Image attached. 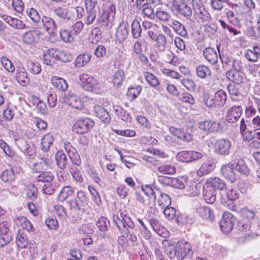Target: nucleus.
Listing matches in <instances>:
<instances>
[{"label":"nucleus","instance_id":"9","mask_svg":"<svg viewBox=\"0 0 260 260\" xmlns=\"http://www.w3.org/2000/svg\"><path fill=\"white\" fill-rule=\"evenodd\" d=\"M198 127L201 130L209 133L217 132L221 129L219 122L210 120H206L199 122Z\"/></svg>","mask_w":260,"mask_h":260},{"label":"nucleus","instance_id":"54","mask_svg":"<svg viewBox=\"0 0 260 260\" xmlns=\"http://www.w3.org/2000/svg\"><path fill=\"white\" fill-rule=\"evenodd\" d=\"M38 181L50 183L54 179V175L50 172H43L36 178Z\"/></svg>","mask_w":260,"mask_h":260},{"label":"nucleus","instance_id":"7","mask_svg":"<svg viewBox=\"0 0 260 260\" xmlns=\"http://www.w3.org/2000/svg\"><path fill=\"white\" fill-rule=\"evenodd\" d=\"M94 125V121L90 118L80 119L73 125V131L78 134H83L88 132Z\"/></svg>","mask_w":260,"mask_h":260},{"label":"nucleus","instance_id":"58","mask_svg":"<svg viewBox=\"0 0 260 260\" xmlns=\"http://www.w3.org/2000/svg\"><path fill=\"white\" fill-rule=\"evenodd\" d=\"M178 99L184 103L190 105L194 104V99L191 94L188 92H183L179 95Z\"/></svg>","mask_w":260,"mask_h":260},{"label":"nucleus","instance_id":"25","mask_svg":"<svg viewBox=\"0 0 260 260\" xmlns=\"http://www.w3.org/2000/svg\"><path fill=\"white\" fill-rule=\"evenodd\" d=\"M15 224L22 229H25L28 232L33 231V226L31 223L24 216H17L14 219Z\"/></svg>","mask_w":260,"mask_h":260},{"label":"nucleus","instance_id":"56","mask_svg":"<svg viewBox=\"0 0 260 260\" xmlns=\"http://www.w3.org/2000/svg\"><path fill=\"white\" fill-rule=\"evenodd\" d=\"M27 69L28 71L34 75L39 74L41 71V66L37 62L28 61Z\"/></svg>","mask_w":260,"mask_h":260},{"label":"nucleus","instance_id":"47","mask_svg":"<svg viewBox=\"0 0 260 260\" xmlns=\"http://www.w3.org/2000/svg\"><path fill=\"white\" fill-rule=\"evenodd\" d=\"M2 181L5 182H10L15 180V174L14 170L12 169L6 170L1 176Z\"/></svg>","mask_w":260,"mask_h":260},{"label":"nucleus","instance_id":"24","mask_svg":"<svg viewBox=\"0 0 260 260\" xmlns=\"http://www.w3.org/2000/svg\"><path fill=\"white\" fill-rule=\"evenodd\" d=\"M54 137L50 133H47L43 136L41 141V148L44 152H48L53 145Z\"/></svg>","mask_w":260,"mask_h":260},{"label":"nucleus","instance_id":"14","mask_svg":"<svg viewBox=\"0 0 260 260\" xmlns=\"http://www.w3.org/2000/svg\"><path fill=\"white\" fill-rule=\"evenodd\" d=\"M39 28L43 26L46 31L50 34H54L57 29V25L54 20L52 18L44 16L42 17L41 22L39 23Z\"/></svg>","mask_w":260,"mask_h":260},{"label":"nucleus","instance_id":"55","mask_svg":"<svg viewBox=\"0 0 260 260\" xmlns=\"http://www.w3.org/2000/svg\"><path fill=\"white\" fill-rule=\"evenodd\" d=\"M155 16L159 21L162 22L169 21L171 18V14L168 11L162 9L157 10Z\"/></svg>","mask_w":260,"mask_h":260},{"label":"nucleus","instance_id":"13","mask_svg":"<svg viewBox=\"0 0 260 260\" xmlns=\"http://www.w3.org/2000/svg\"><path fill=\"white\" fill-rule=\"evenodd\" d=\"M242 108L240 106H234L230 108L226 113L225 119L229 123L236 122L241 117Z\"/></svg>","mask_w":260,"mask_h":260},{"label":"nucleus","instance_id":"40","mask_svg":"<svg viewBox=\"0 0 260 260\" xmlns=\"http://www.w3.org/2000/svg\"><path fill=\"white\" fill-rule=\"evenodd\" d=\"M59 34L61 40L65 43H72L74 41V35L66 28L61 29Z\"/></svg>","mask_w":260,"mask_h":260},{"label":"nucleus","instance_id":"5","mask_svg":"<svg viewBox=\"0 0 260 260\" xmlns=\"http://www.w3.org/2000/svg\"><path fill=\"white\" fill-rule=\"evenodd\" d=\"M191 4L196 18L202 22L208 21L210 19V15L205 9L202 0H192Z\"/></svg>","mask_w":260,"mask_h":260},{"label":"nucleus","instance_id":"35","mask_svg":"<svg viewBox=\"0 0 260 260\" xmlns=\"http://www.w3.org/2000/svg\"><path fill=\"white\" fill-rule=\"evenodd\" d=\"M197 213L202 218L212 220L214 218L211 210L208 207L201 206L197 209Z\"/></svg>","mask_w":260,"mask_h":260},{"label":"nucleus","instance_id":"18","mask_svg":"<svg viewBox=\"0 0 260 260\" xmlns=\"http://www.w3.org/2000/svg\"><path fill=\"white\" fill-rule=\"evenodd\" d=\"M234 164L231 162L222 166L221 168L222 175L231 182H235L236 179V174L234 171Z\"/></svg>","mask_w":260,"mask_h":260},{"label":"nucleus","instance_id":"28","mask_svg":"<svg viewBox=\"0 0 260 260\" xmlns=\"http://www.w3.org/2000/svg\"><path fill=\"white\" fill-rule=\"evenodd\" d=\"M227 78L237 84L243 82V74L237 71H229L226 73Z\"/></svg>","mask_w":260,"mask_h":260},{"label":"nucleus","instance_id":"21","mask_svg":"<svg viewBox=\"0 0 260 260\" xmlns=\"http://www.w3.org/2000/svg\"><path fill=\"white\" fill-rule=\"evenodd\" d=\"M40 35V31L38 30L28 31L23 35V42L28 44L35 43L38 41Z\"/></svg>","mask_w":260,"mask_h":260},{"label":"nucleus","instance_id":"17","mask_svg":"<svg viewBox=\"0 0 260 260\" xmlns=\"http://www.w3.org/2000/svg\"><path fill=\"white\" fill-rule=\"evenodd\" d=\"M216 190L210 187L207 184H205L203 189V193L205 201L208 204H213L216 199Z\"/></svg>","mask_w":260,"mask_h":260},{"label":"nucleus","instance_id":"31","mask_svg":"<svg viewBox=\"0 0 260 260\" xmlns=\"http://www.w3.org/2000/svg\"><path fill=\"white\" fill-rule=\"evenodd\" d=\"M94 110L97 116L104 122L109 123L110 121L111 118L109 114L104 108L99 105H96L94 107Z\"/></svg>","mask_w":260,"mask_h":260},{"label":"nucleus","instance_id":"29","mask_svg":"<svg viewBox=\"0 0 260 260\" xmlns=\"http://www.w3.org/2000/svg\"><path fill=\"white\" fill-rule=\"evenodd\" d=\"M232 163L235 165V169L239 173L245 175L249 174V169L243 159H236L232 162Z\"/></svg>","mask_w":260,"mask_h":260},{"label":"nucleus","instance_id":"12","mask_svg":"<svg viewBox=\"0 0 260 260\" xmlns=\"http://www.w3.org/2000/svg\"><path fill=\"white\" fill-rule=\"evenodd\" d=\"M63 102L75 109L81 110L84 107L81 100L72 92L66 94L63 98Z\"/></svg>","mask_w":260,"mask_h":260},{"label":"nucleus","instance_id":"45","mask_svg":"<svg viewBox=\"0 0 260 260\" xmlns=\"http://www.w3.org/2000/svg\"><path fill=\"white\" fill-rule=\"evenodd\" d=\"M91 55L89 54H83L79 55L76 58L75 64L77 67H83L90 60Z\"/></svg>","mask_w":260,"mask_h":260},{"label":"nucleus","instance_id":"42","mask_svg":"<svg viewBox=\"0 0 260 260\" xmlns=\"http://www.w3.org/2000/svg\"><path fill=\"white\" fill-rule=\"evenodd\" d=\"M125 79L124 72L122 70H117L113 76L112 82L114 86H120Z\"/></svg>","mask_w":260,"mask_h":260},{"label":"nucleus","instance_id":"6","mask_svg":"<svg viewBox=\"0 0 260 260\" xmlns=\"http://www.w3.org/2000/svg\"><path fill=\"white\" fill-rule=\"evenodd\" d=\"M66 54L64 51H60L54 48L44 50L43 57L44 62L47 65L52 66L57 60H68V58L62 57V54Z\"/></svg>","mask_w":260,"mask_h":260},{"label":"nucleus","instance_id":"23","mask_svg":"<svg viewBox=\"0 0 260 260\" xmlns=\"http://www.w3.org/2000/svg\"><path fill=\"white\" fill-rule=\"evenodd\" d=\"M206 184L216 190V189L223 190L226 188V183L223 180L218 177L208 178Z\"/></svg>","mask_w":260,"mask_h":260},{"label":"nucleus","instance_id":"34","mask_svg":"<svg viewBox=\"0 0 260 260\" xmlns=\"http://www.w3.org/2000/svg\"><path fill=\"white\" fill-rule=\"evenodd\" d=\"M178 35L182 37H185L187 36V32L184 26L179 21L174 20L172 24L170 25Z\"/></svg>","mask_w":260,"mask_h":260},{"label":"nucleus","instance_id":"48","mask_svg":"<svg viewBox=\"0 0 260 260\" xmlns=\"http://www.w3.org/2000/svg\"><path fill=\"white\" fill-rule=\"evenodd\" d=\"M142 33V28L140 22L136 20H133L132 23V34L133 38L137 39L139 38Z\"/></svg>","mask_w":260,"mask_h":260},{"label":"nucleus","instance_id":"39","mask_svg":"<svg viewBox=\"0 0 260 260\" xmlns=\"http://www.w3.org/2000/svg\"><path fill=\"white\" fill-rule=\"evenodd\" d=\"M149 222L153 230L158 235L162 236L163 232L166 229L161 225L159 221L155 218H151Z\"/></svg>","mask_w":260,"mask_h":260},{"label":"nucleus","instance_id":"11","mask_svg":"<svg viewBox=\"0 0 260 260\" xmlns=\"http://www.w3.org/2000/svg\"><path fill=\"white\" fill-rule=\"evenodd\" d=\"M234 219L233 215L229 212H224L222 215V219L220 221L221 230L225 234L230 232L234 226Z\"/></svg>","mask_w":260,"mask_h":260},{"label":"nucleus","instance_id":"46","mask_svg":"<svg viewBox=\"0 0 260 260\" xmlns=\"http://www.w3.org/2000/svg\"><path fill=\"white\" fill-rule=\"evenodd\" d=\"M196 74L201 78H205L211 75V72L210 69L206 66L200 65L196 68Z\"/></svg>","mask_w":260,"mask_h":260},{"label":"nucleus","instance_id":"20","mask_svg":"<svg viewBox=\"0 0 260 260\" xmlns=\"http://www.w3.org/2000/svg\"><path fill=\"white\" fill-rule=\"evenodd\" d=\"M16 78L17 81L23 86L27 85L30 81L25 69L22 67L18 66L17 67Z\"/></svg>","mask_w":260,"mask_h":260},{"label":"nucleus","instance_id":"49","mask_svg":"<svg viewBox=\"0 0 260 260\" xmlns=\"http://www.w3.org/2000/svg\"><path fill=\"white\" fill-rule=\"evenodd\" d=\"M159 196L157 202L159 206L162 207L169 206L171 203L170 196L166 193H161L158 191Z\"/></svg>","mask_w":260,"mask_h":260},{"label":"nucleus","instance_id":"2","mask_svg":"<svg viewBox=\"0 0 260 260\" xmlns=\"http://www.w3.org/2000/svg\"><path fill=\"white\" fill-rule=\"evenodd\" d=\"M81 87L86 91L101 94L106 91L103 83L99 82L91 75L82 73L79 76Z\"/></svg>","mask_w":260,"mask_h":260},{"label":"nucleus","instance_id":"41","mask_svg":"<svg viewBox=\"0 0 260 260\" xmlns=\"http://www.w3.org/2000/svg\"><path fill=\"white\" fill-rule=\"evenodd\" d=\"M155 41L157 50L160 52L164 51L167 44L166 37L162 34H159L157 36Z\"/></svg>","mask_w":260,"mask_h":260},{"label":"nucleus","instance_id":"10","mask_svg":"<svg viewBox=\"0 0 260 260\" xmlns=\"http://www.w3.org/2000/svg\"><path fill=\"white\" fill-rule=\"evenodd\" d=\"M231 146V143L228 140L224 139L218 140L216 141L214 145L215 152L220 155H228Z\"/></svg>","mask_w":260,"mask_h":260},{"label":"nucleus","instance_id":"3","mask_svg":"<svg viewBox=\"0 0 260 260\" xmlns=\"http://www.w3.org/2000/svg\"><path fill=\"white\" fill-rule=\"evenodd\" d=\"M84 11L83 8L79 6L76 8H64L58 7L54 10V14L64 21H69L74 19L76 13H77V17L80 18L83 16Z\"/></svg>","mask_w":260,"mask_h":260},{"label":"nucleus","instance_id":"52","mask_svg":"<svg viewBox=\"0 0 260 260\" xmlns=\"http://www.w3.org/2000/svg\"><path fill=\"white\" fill-rule=\"evenodd\" d=\"M116 114L122 120L126 122L131 121L132 117L131 115L125 110L121 107H117L115 109Z\"/></svg>","mask_w":260,"mask_h":260},{"label":"nucleus","instance_id":"63","mask_svg":"<svg viewBox=\"0 0 260 260\" xmlns=\"http://www.w3.org/2000/svg\"><path fill=\"white\" fill-rule=\"evenodd\" d=\"M55 212L58 217L64 220L67 216V214L65 211L64 207L60 205H56L54 207Z\"/></svg>","mask_w":260,"mask_h":260},{"label":"nucleus","instance_id":"27","mask_svg":"<svg viewBox=\"0 0 260 260\" xmlns=\"http://www.w3.org/2000/svg\"><path fill=\"white\" fill-rule=\"evenodd\" d=\"M2 18L13 27L17 29H24L25 28V24L21 20L6 15H3Z\"/></svg>","mask_w":260,"mask_h":260},{"label":"nucleus","instance_id":"19","mask_svg":"<svg viewBox=\"0 0 260 260\" xmlns=\"http://www.w3.org/2000/svg\"><path fill=\"white\" fill-rule=\"evenodd\" d=\"M204 58L211 64H215L218 62V57L215 49L212 47L205 48L203 53Z\"/></svg>","mask_w":260,"mask_h":260},{"label":"nucleus","instance_id":"64","mask_svg":"<svg viewBox=\"0 0 260 260\" xmlns=\"http://www.w3.org/2000/svg\"><path fill=\"white\" fill-rule=\"evenodd\" d=\"M244 54L247 60L252 62H256L258 59L253 49H246L244 51Z\"/></svg>","mask_w":260,"mask_h":260},{"label":"nucleus","instance_id":"51","mask_svg":"<svg viewBox=\"0 0 260 260\" xmlns=\"http://www.w3.org/2000/svg\"><path fill=\"white\" fill-rule=\"evenodd\" d=\"M158 171L164 174L172 175L175 173L176 168L173 165L164 164L158 168Z\"/></svg>","mask_w":260,"mask_h":260},{"label":"nucleus","instance_id":"44","mask_svg":"<svg viewBox=\"0 0 260 260\" xmlns=\"http://www.w3.org/2000/svg\"><path fill=\"white\" fill-rule=\"evenodd\" d=\"M26 197L32 200H35L38 195V189L32 184H29L25 188Z\"/></svg>","mask_w":260,"mask_h":260},{"label":"nucleus","instance_id":"8","mask_svg":"<svg viewBox=\"0 0 260 260\" xmlns=\"http://www.w3.org/2000/svg\"><path fill=\"white\" fill-rule=\"evenodd\" d=\"M77 199H72L68 202V203L71 209L83 211L84 207L87 205V197L85 192L82 191H79L77 192Z\"/></svg>","mask_w":260,"mask_h":260},{"label":"nucleus","instance_id":"57","mask_svg":"<svg viewBox=\"0 0 260 260\" xmlns=\"http://www.w3.org/2000/svg\"><path fill=\"white\" fill-rule=\"evenodd\" d=\"M11 224L7 221H4L0 222V234L5 235L12 236L10 231Z\"/></svg>","mask_w":260,"mask_h":260},{"label":"nucleus","instance_id":"43","mask_svg":"<svg viewBox=\"0 0 260 260\" xmlns=\"http://www.w3.org/2000/svg\"><path fill=\"white\" fill-rule=\"evenodd\" d=\"M75 192V188L69 186H64L60 191L59 197L62 201L73 196Z\"/></svg>","mask_w":260,"mask_h":260},{"label":"nucleus","instance_id":"32","mask_svg":"<svg viewBox=\"0 0 260 260\" xmlns=\"http://www.w3.org/2000/svg\"><path fill=\"white\" fill-rule=\"evenodd\" d=\"M17 146L25 155L29 156H32L35 153V150L33 147H30L28 144L24 140H18Z\"/></svg>","mask_w":260,"mask_h":260},{"label":"nucleus","instance_id":"15","mask_svg":"<svg viewBox=\"0 0 260 260\" xmlns=\"http://www.w3.org/2000/svg\"><path fill=\"white\" fill-rule=\"evenodd\" d=\"M129 24L126 21H122L117 27L115 36L118 42L122 43L128 37Z\"/></svg>","mask_w":260,"mask_h":260},{"label":"nucleus","instance_id":"59","mask_svg":"<svg viewBox=\"0 0 260 260\" xmlns=\"http://www.w3.org/2000/svg\"><path fill=\"white\" fill-rule=\"evenodd\" d=\"M96 225L100 231H105L109 225V221L106 217H101L96 222Z\"/></svg>","mask_w":260,"mask_h":260},{"label":"nucleus","instance_id":"50","mask_svg":"<svg viewBox=\"0 0 260 260\" xmlns=\"http://www.w3.org/2000/svg\"><path fill=\"white\" fill-rule=\"evenodd\" d=\"M144 76L148 83L151 86L156 87L159 85L158 79L153 74L145 72L144 73Z\"/></svg>","mask_w":260,"mask_h":260},{"label":"nucleus","instance_id":"33","mask_svg":"<svg viewBox=\"0 0 260 260\" xmlns=\"http://www.w3.org/2000/svg\"><path fill=\"white\" fill-rule=\"evenodd\" d=\"M55 160L57 165L60 169H64L66 168L68 160L66 154L62 151H58L56 152Z\"/></svg>","mask_w":260,"mask_h":260},{"label":"nucleus","instance_id":"60","mask_svg":"<svg viewBox=\"0 0 260 260\" xmlns=\"http://www.w3.org/2000/svg\"><path fill=\"white\" fill-rule=\"evenodd\" d=\"M242 214L243 217V220H245V221L250 223L251 220L254 218L255 215V213L254 211L246 208L242 209Z\"/></svg>","mask_w":260,"mask_h":260},{"label":"nucleus","instance_id":"30","mask_svg":"<svg viewBox=\"0 0 260 260\" xmlns=\"http://www.w3.org/2000/svg\"><path fill=\"white\" fill-rule=\"evenodd\" d=\"M202 188V186L200 183L190 182L186 187L187 193L189 196H197L200 194Z\"/></svg>","mask_w":260,"mask_h":260},{"label":"nucleus","instance_id":"1","mask_svg":"<svg viewBox=\"0 0 260 260\" xmlns=\"http://www.w3.org/2000/svg\"><path fill=\"white\" fill-rule=\"evenodd\" d=\"M162 245L165 252L171 258L176 256L178 260H182L187 254H192L190 243L185 240L175 243L172 241L165 240L162 242Z\"/></svg>","mask_w":260,"mask_h":260},{"label":"nucleus","instance_id":"53","mask_svg":"<svg viewBox=\"0 0 260 260\" xmlns=\"http://www.w3.org/2000/svg\"><path fill=\"white\" fill-rule=\"evenodd\" d=\"M226 15L229 21L235 26H239L241 24V21L238 16H237L233 11L228 10Z\"/></svg>","mask_w":260,"mask_h":260},{"label":"nucleus","instance_id":"36","mask_svg":"<svg viewBox=\"0 0 260 260\" xmlns=\"http://www.w3.org/2000/svg\"><path fill=\"white\" fill-rule=\"evenodd\" d=\"M16 244L20 248H25L28 244V239L26 234L19 231L16 237Z\"/></svg>","mask_w":260,"mask_h":260},{"label":"nucleus","instance_id":"37","mask_svg":"<svg viewBox=\"0 0 260 260\" xmlns=\"http://www.w3.org/2000/svg\"><path fill=\"white\" fill-rule=\"evenodd\" d=\"M26 15L32 21L38 25L41 22V17L38 12L33 8H28L26 10Z\"/></svg>","mask_w":260,"mask_h":260},{"label":"nucleus","instance_id":"62","mask_svg":"<svg viewBox=\"0 0 260 260\" xmlns=\"http://www.w3.org/2000/svg\"><path fill=\"white\" fill-rule=\"evenodd\" d=\"M143 192L150 199L155 201L156 198V193L150 185H146L142 188Z\"/></svg>","mask_w":260,"mask_h":260},{"label":"nucleus","instance_id":"61","mask_svg":"<svg viewBox=\"0 0 260 260\" xmlns=\"http://www.w3.org/2000/svg\"><path fill=\"white\" fill-rule=\"evenodd\" d=\"M3 67L8 72L13 73L15 71V67L10 60L5 57H3L1 59Z\"/></svg>","mask_w":260,"mask_h":260},{"label":"nucleus","instance_id":"22","mask_svg":"<svg viewBox=\"0 0 260 260\" xmlns=\"http://www.w3.org/2000/svg\"><path fill=\"white\" fill-rule=\"evenodd\" d=\"M214 168L215 165L213 161L211 160L205 161L198 170L197 174L199 177H202L212 172Z\"/></svg>","mask_w":260,"mask_h":260},{"label":"nucleus","instance_id":"26","mask_svg":"<svg viewBox=\"0 0 260 260\" xmlns=\"http://www.w3.org/2000/svg\"><path fill=\"white\" fill-rule=\"evenodd\" d=\"M52 85L56 89L64 91L68 87L66 80L63 78L57 76H53L51 80Z\"/></svg>","mask_w":260,"mask_h":260},{"label":"nucleus","instance_id":"38","mask_svg":"<svg viewBox=\"0 0 260 260\" xmlns=\"http://www.w3.org/2000/svg\"><path fill=\"white\" fill-rule=\"evenodd\" d=\"M215 105L217 107H221L224 105L226 100V94L223 90L217 91L214 95Z\"/></svg>","mask_w":260,"mask_h":260},{"label":"nucleus","instance_id":"4","mask_svg":"<svg viewBox=\"0 0 260 260\" xmlns=\"http://www.w3.org/2000/svg\"><path fill=\"white\" fill-rule=\"evenodd\" d=\"M113 220L121 233L124 234L129 233V230H134L135 225L129 216L124 212L120 213V217L114 215Z\"/></svg>","mask_w":260,"mask_h":260},{"label":"nucleus","instance_id":"16","mask_svg":"<svg viewBox=\"0 0 260 260\" xmlns=\"http://www.w3.org/2000/svg\"><path fill=\"white\" fill-rule=\"evenodd\" d=\"M158 180L160 182L166 184H170L171 186L179 189L184 188L185 185L184 179L183 178H169L163 176L159 177Z\"/></svg>","mask_w":260,"mask_h":260}]
</instances>
